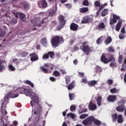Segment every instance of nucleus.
<instances>
[{"instance_id":"nucleus-1","label":"nucleus","mask_w":126,"mask_h":126,"mask_svg":"<svg viewBox=\"0 0 126 126\" xmlns=\"http://www.w3.org/2000/svg\"><path fill=\"white\" fill-rule=\"evenodd\" d=\"M19 94H26L27 96H32L31 98L33 100L31 101V105L32 108L35 106V103L37 104L34 111V115H41L42 112H43V107L39 104V96L36 94V93L32 94V93L29 90V89L21 88L16 90L14 92H11L7 94L4 98L3 101L1 103L0 107V126H7V124H4V120L6 121L8 118L7 115V111H6V104L8 103V100L10 98H16L19 96Z\"/></svg>"},{"instance_id":"nucleus-2","label":"nucleus","mask_w":126,"mask_h":126,"mask_svg":"<svg viewBox=\"0 0 126 126\" xmlns=\"http://www.w3.org/2000/svg\"><path fill=\"white\" fill-rule=\"evenodd\" d=\"M88 44V42L84 41L82 43V45L80 47V49H81L84 53H85L87 56H88L89 54L94 51V47H90Z\"/></svg>"},{"instance_id":"nucleus-3","label":"nucleus","mask_w":126,"mask_h":126,"mask_svg":"<svg viewBox=\"0 0 126 126\" xmlns=\"http://www.w3.org/2000/svg\"><path fill=\"white\" fill-rule=\"evenodd\" d=\"M61 43H63V37L59 35H54L51 39V44L53 48L59 47Z\"/></svg>"},{"instance_id":"nucleus-4","label":"nucleus","mask_w":126,"mask_h":126,"mask_svg":"<svg viewBox=\"0 0 126 126\" xmlns=\"http://www.w3.org/2000/svg\"><path fill=\"white\" fill-rule=\"evenodd\" d=\"M107 54L106 53H103L100 58V61L103 63H108L110 62H112V61H114V55L109 54V59L107 58Z\"/></svg>"},{"instance_id":"nucleus-5","label":"nucleus","mask_w":126,"mask_h":126,"mask_svg":"<svg viewBox=\"0 0 126 126\" xmlns=\"http://www.w3.org/2000/svg\"><path fill=\"white\" fill-rule=\"evenodd\" d=\"M126 103V100H121L118 102L117 104L119 105L116 107V111L117 112H119V113H123L126 110V105L125 104Z\"/></svg>"},{"instance_id":"nucleus-6","label":"nucleus","mask_w":126,"mask_h":126,"mask_svg":"<svg viewBox=\"0 0 126 126\" xmlns=\"http://www.w3.org/2000/svg\"><path fill=\"white\" fill-rule=\"evenodd\" d=\"M93 116H89L87 119L82 121V124L85 126H92Z\"/></svg>"},{"instance_id":"nucleus-7","label":"nucleus","mask_w":126,"mask_h":126,"mask_svg":"<svg viewBox=\"0 0 126 126\" xmlns=\"http://www.w3.org/2000/svg\"><path fill=\"white\" fill-rule=\"evenodd\" d=\"M92 21H93V19L90 17V16L87 15L83 17L81 23L86 24L89 22H92Z\"/></svg>"},{"instance_id":"nucleus-8","label":"nucleus","mask_w":126,"mask_h":126,"mask_svg":"<svg viewBox=\"0 0 126 126\" xmlns=\"http://www.w3.org/2000/svg\"><path fill=\"white\" fill-rule=\"evenodd\" d=\"M30 57H31V62H36V61H38V60H39V58L38 57V55L35 52H33L32 53H31L30 54Z\"/></svg>"},{"instance_id":"nucleus-9","label":"nucleus","mask_w":126,"mask_h":126,"mask_svg":"<svg viewBox=\"0 0 126 126\" xmlns=\"http://www.w3.org/2000/svg\"><path fill=\"white\" fill-rule=\"evenodd\" d=\"M113 19H111L110 21L109 24L110 25H113L115 23H117V20L120 19V17L116 15H113Z\"/></svg>"},{"instance_id":"nucleus-10","label":"nucleus","mask_w":126,"mask_h":126,"mask_svg":"<svg viewBox=\"0 0 126 126\" xmlns=\"http://www.w3.org/2000/svg\"><path fill=\"white\" fill-rule=\"evenodd\" d=\"M58 21L59 24H62L63 25H65L66 21L64 20V16L62 15H60L58 17Z\"/></svg>"},{"instance_id":"nucleus-11","label":"nucleus","mask_w":126,"mask_h":126,"mask_svg":"<svg viewBox=\"0 0 126 126\" xmlns=\"http://www.w3.org/2000/svg\"><path fill=\"white\" fill-rule=\"evenodd\" d=\"M78 25L75 23H72L70 26V29L71 31H77L78 30Z\"/></svg>"},{"instance_id":"nucleus-12","label":"nucleus","mask_w":126,"mask_h":126,"mask_svg":"<svg viewBox=\"0 0 126 126\" xmlns=\"http://www.w3.org/2000/svg\"><path fill=\"white\" fill-rule=\"evenodd\" d=\"M116 99H117V96L114 95H110L107 98L108 102H110L111 103H114L116 101Z\"/></svg>"},{"instance_id":"nucleus-13","label":"nucleus","mask_w":126,"mask_h":126,"mask_svg":"<svg viewBox=\"0 0 126 126\" xmlns=\"http://www.w3.org/2000/svg\"><path fill=\"white\" fill-rule=\"evenodd\" d=\"M47 22H48V19L45 18L43 19L41 22H40V23H39L38 22V24H35L34 26H38V27H41V26H42V24H46Z\"/></svg>"},{"instance_id":"nucleus-14","label":"nucleus","mask_w":126,"mask_h":126,"mask_svg":"<svg viewBox=\"0 0 126 126\" xmlns=\"http://www.w3.org/2000/svg\"><path fill=\"white\" fill-rule=\"evenodd\" d=\"M89 109L91 111H94V110H96V109H97V106L91 101L89 104Z\"/></svg>"},{"instance_id":"nucleus-15","label":"nucleus","mask_w":126,"mask_h":126,"mask_svg":"<svg viewBox=\"0 0 126 126\" xmlns=\"http://www.w3.org/2000/svg\"><path fill=\"white\" fill-rule=\"evenodd\" d=\"M92 120H93L92 123H94L95 126H101V121L98 120L97 119H95V117H94V116H93Z\"/></svg>"},{"instance_id":"nucleus-16","label":"nucleus","mask_w":126,"mask_h":126,"mask_svg":"<svg viewBox=\"0 0 126 126\" xmlns=\"http://www.w3.org/2000/svg\"><path fill=\"white\" fill-rule=\"evenodd\" d=\"M123 24V22L122 20H119L118 22L117 23L116 28H115V30L117 32H120V29H121V27H122V24Z\"/></svg>"},{"instance_id":"nucleus-17","label":"nucleus","mask_w":126,"mask_h":126,"mask_svg":"<svg viewBox=\"0 0 126 126\" xmlns=\"http://www.w3.org/2000/svg\"><path fill=\"white\" fill-rule=\"evenodd\" d=\"M105 27L106 26H105V24L103 22H101L97 25L96 29L98 30H102L105 29Z\"/></svg>"},{"instance_id":"nucleus-18","label":"nucleus","mask_w":126,"mask_h":126,"mask_svg":"<svg viewBox=\"0 0 126 126\" xmlns=\"http://www.w3.org/2000/svg\"><path fill=\"white\" fill-rule=\"evenodd\" d=\"M97 81L95 80L90 81L88 82V85H89V86H90V87H92L93 86H95L96 84H97Z\"/></svg>"},{"instance_id":"nucleus-19","label":"nucleus","mask_w":126,"mask_h":126,"mask_svg":"<svg viewBox=\"0 0 126 126\" xmlns=\"http://www.w3.org/2000/svg\"><path fill=\"white\" fill-rule=\"evenodd\" d=\"M19 16L21 20L23 21V22H25V21H26V18H25L26 15H25V14L22 13H20Z\"/></svg>"},{"instance_id":"nucleus-20","label":"nucleus","mask_w":126,"mask_h":126,"mask_svg":"<svg viewBox=\"0 0 126 126\" xmlns=\"http://www.w3.org/2000/svg\"><path fill=\"white\" fill-rule=\"evenodd\" d=\"M117 122L118 124H122L124 122V119H123V115L121 114L118 115L117 117Z\"/></svg>"},{"instance_id":"nucleus-21","label":"nucleus","mask_w":126,"mask_h":126,"mask_svg":"<svg viewBox=\"0 0 126 126\" xmlns=\"http://www.w3.org/2000/svg\"><path fill=\"white\" fill-rule=\"evenodd\" d=\"M89 9H88V7H82L80 8L79 9V11L81 12V13H85V12H87V11H89Z\"/></svg>"},{"instance_id":"nucleus-22","label":"nucleus","mask_w":126,"mask_h":126,"mask_svg":"<svg viewBox=\"0 0 126 126\" xmlns=\"http://www.w3.org/2000/svg\"><path fill=\"white\" fill-rule=\"evenodd\" d=\"M74 86H75V82L73 81L67 86L68 90H71L72 89H73V88H74Z\"/></svg>"},{"instance_id":"nucleus-23","label":"nucleus","mask_w":126,"mask_h":126,"mask_svg":"<svg viewBox=\"0 0 126 126\" xmlns=\"http://www.w3.org/2000/svg\"><path fill=\"white\" fill-rule=\"evenodd\" d=\"M112 41V37L111 36H108L107 38L105 39L104 43L106 45H109Z\"/></svg>"},{"instance_id":"nucleus-24","label":"nucleus","mask_w":126,"mask_h":126,"mask_svg":"<svg viewBox=\"0 0 126 126\" xmlns=\"http://www.w3.org/2000/svg\"><path fill=\"white\" fill-rule=\"evenodd\" d=\"M96 101L97 104V105L98 107H100L101 106V102L102 101V96H99L96 98Z\"/></svg>"},{"instance_id":"nucleus-25","label":"nucleus","mask_w":126,"mask_h":126,"mask_svg":"<svg viewBox=\"0 0 126 126\" xmlns=\"http://www.w3.org/2000/svg\"><path fill=\"white\" fill-rule=\"evenodd\" d=\"M41 43L44 47H46L47 46V44L48 43V41H47V38L46 37L43 38L41 40Z\"/></svg>"},{"instance_id":"nucleus-26","label":"nucleus","mask_w":126,"mask_h":126,"mask_svg":"<svg viewBox=\"0 0 126 126\" xmlns=\"http://www.w3.org/2000/svg\"><path fill=\"white\" fill-rule=\"evenodd\" d=\"M41 5H42V8H46L48 7V3L46 0H42L41 1Z\"/></svg>"},{"instance_id":"nucleus-27","label":"nucleus","mask_w":126,"mask_h":126,"mask_svg":"<svg viewBox=\"0 0 126 126\" xmlns=\"http://www.w3.org/2000/svg\"><path fill=\"white\" fill-rule=\"evenodd\" d=\"M47 54L49 58H50V59H54L55 58V52L53 51H49Z\"/></svg>"},{"instance_id":"nucleus-28","label":"nucleus","mask_w":126,"mask_h":126,"mask_svg":"<svg viewBox=\"0 0 126 126\" xmlns=\"http://www.w3.org/2000/svg\"><path fill=\"white\" fill-rule=\"evenodd\" d=\"M107 52H110V53H115V48L113 46H110L107 49Z\"/></svg>"},{"instance_id":"nucleus-29","label":"nucleus","mask_w":126,"mask_h":126,"mask_svg":"<svg viewBox=\"0 0 126 126\" xmlns=\"http://www.w3.org/2000/svg\"><path fill=\"white\" fill-rule=\"evenodd\" d=\"M114 60H111V63H110V66L111 67H116L117 64L116 63V59L114 57Z\"/></svg>"},{"instance_id":"nucleus-30","label":"nucleus","mask_w":126,"mask_h":126,"mask_svg":"<svg viewBox=\"0 0 126 126\" xmlns=\"http://www.w3.org/2000/svg\"><path fill=\"white\" fill-rule=\"evenodd\" d=\"M111 117L113 122H116V121H117V119H118V116L117 113H114L112 114Z\"/></svg>"},{"instance_id":"nucleus-31","label":"nucleus","mask_w":126,"mask_h":126,"mask_svg":"<svg viewBox=\"0 0 126 126\" xmlns=\"http://www.w3.org/2000/svg\"><path fill=\"white\" fill-rule=\"evenodd\" d=\"M75 97V94L74 93L69 94V98L70 101H72V100H74Z\"/></svg>"},{"instance_id":"nucleus-32","label":"nucleus","mask_w":126,"mask_h":126,"mask_svg":"<svg viewBox=\"0 0 126 126\" xmlns=\"http://www.w3.org/2000/svg\"><path fill=\"white\" fill-rule=\"evenodd\" d=\"M6 34V31L4 30H1L0 31V37H4Z\"/></svg>"},{"instance_id":"nucleus-33","label":"nucleus","mask_w":126,"mask_h":126,"mask_svg":"<svg viewBox=\"0 0 126 126\" xmlns=\"http://www.w3.org/2000/svg\"><path fill=\"white\" fill-rule=\"evenodd\" d=\"M53 75L54 76H56V77H59V76H61V73H60V72H59V71L55 70L53 72Z\"/></svg>"},{"instance_id":"nucleus-34","label":"nucleus","mask_w":126,"mask_h":126,"mask_svg":"<svg viewBox=\"0 0 126 126\" xmlns=\"http://www.w3.org/2000/svg\"><path fill=\"white\" fill-rule=\"evenodd\" d=\"M108 14V9H104L101 12V16H106Z\"/></svg>"},{"instance_id":"nucleus-35","label":"nucleus","mask_w":126,"mask_h":126,"mask_svg":"<svg viewBox=\"0 0 126 126\" xmlns=\"http://www.w3.org/2000/svg\"><path fill=\"white\" fill-rule=\"evenodd\" d=\"M94 69H95L96 71V73H98V72H102V67L98 66H96Z\"/></svg>"},{"instance_id":"nucleus-36","label":"nucleus","mask_w":126,"mask_h":126,"mask_svg":"<svg viewBox=\"0 0 126 126\" xmlns=\"http://www.w3.org/2000/svg\"><path fill=\"white\" fill-rule=\"evenodd\" d=\"M63 27H64V25H62V24H59V26L57 27L56 30L57 31H59L61 30V29H63Z\"/></svg>"},{"instance_id":"nucleus-37","label":"nucleus","mask_w":126,"mask_h":126,"mask_svg":"<svg viewBox=\"0 0 126 126\" xmlns=\"http://www.w3.org/2000/svg\"><path fill=\"white\" fill-rule=\"evenodd\" d=\"M25 83L26 84H28V85H30L32 87H34V84L29 80L26 81Z\"/></svg>"},{"instance_id":"nucleus-38","label":"nucleus","mask_w":126,"mask_h":126,"mask_svg":"<svg viewBox=\"0 0 126 126\" xmlns=\"http://www.w3.org/2000/svg\"><path fill=\"white\" fill-rule=\"evenodd\" d=\"M124 60V56L122 55L119 56V58L118 60L119 63H123V60Z\"/></svg>"},{"instance_id":"nucleus-39","label":"nucleus","mask_w":126,"mask_h":126,"mask_svg":"<svg viewBox=\"0 0 126 126\" xmlns=\"http://www.w3.org/2000/svg\"><path fill=\"white\" fill-rule=\"evenodd\" d=\"M96 43L97 45H100L102 43V37H99L96 40Z\"/></svg>"},{"instance_id":"nucleus-40","label":"nucleus","mask_w":126,"mask_h":126,"mask_svg":"<svg viewBox=\"0 0 126 126\" xmlns=\"http://www.w3.org/2000/svg\"><path fill=\"white\" fill-rule=\"evenodd\" d=\"M24 7L25 10H27L29 8V4L27 2L24 3Z\"/></svg>"},{"instance_id":"nucleus-41","label":"nucleus","mask_w":126,"mask_h":126,"mask_svg":"<svg viewBox=\"0 0 126 126\" xmlns=\"http://www.w3.org/2000/svg\"><path fill=\"white\" fill-rule=\"evenodd\" d=\"M40 69H41V70H42V71H43V72H44V73H48V69L45 68V67H44V66H41V67H40Z\"/></svg>"},{"instance_id":"nucleus-42","label":"nucleus","mask_w":126,"mask_h":126,"mask_svg":"<svg viewBox=\"0 0 126 126\" xmlns=\"http://www.w3.org/2000/svg\"><path fill=\"white\" fill-rule=\"evenodd\" d=\"M111 93H118L119 92V90H116V88H113L110 90Z\"/></svg>"},{"instance_id":"nucleus-43","label":"nucleus","mask_w":126,"mask_h":126,"mask_svg":"<svg viewBox=\"0 0 126 126\" xmlns=\"http://www.w3.org/2000/svg\"><path fill=\"white\" fill-rule=\"evenodd\" d=\"M87 117H88V114H84L81 115L80 116V119H81V120H83L84 119H86V118H87Z\"/></svg>"},{"instance_id":"nucleus-44","label":"nucleus","mask_w":126,"mask_h":126,"mask_svg":"<svg viewBox=\"0 0 126 126\" xmlns=\"http://www.w3.org/2000/svg\"><path fill=\"white\" fill-rule=\"evenodd\" d=\"M10 23H11V24H16V23H17V20L15 18H13L10 22Z\"/></svg>"},{"instance_id":"nucleus-45","label":"nucleus","mask_w":126,"mask_h":126,"mask_svg":"<svg viewBox=\"0 0 126 126\" xmlns=\"http://www.w3.org/2000/svg\"><path fill=\"white\" fill-rule=\"evenodd\" d=\"M69 117L71 118V119H74V114L73 113H68L66 115V118H69Z\"/></svg>"},{"instance_id":"nucleus-46","label":"nucleus","mask_w":126,"mask_h":126,"mask_svg":"<svg viewBox=\"0 0 126 126\" xmlns=\"http://www.w3.org/2000/svg\"><path fill=\"white\" fill-rule=\"evenodd\" d=\"M1 63H2V61L0 60V72H1L4 68V67H3V65H1Z\"/></svg>"},{"instance_id":"nucleus-47","label":"nucleus","mask_w":126,"mask_h":126,"mask_svg":"<svg viewBox=\"0 0 126 126\" xmlns=\"http://www.w3.org/2000/svg\"><path fill=\"white\" fill-rule=\"evenodd\" d=\"M43 60H48L49 59V55L48 53L44 54L42 56Z\"/></svg>"},{"instance_id":"nucleus-48","label":"nucleus","mask_w":126,"mask_h":126,"mask_svg":"<svg viewBox=\"0 0 126 126\" xmlns=\"http://www.w3.org/2000/svg\"><path fill=\"white\" fill-rule=\"evenodd\" d=\"M83 4L85 6H88V5H89V2L88 1V0H84Z\"/></svg>"},{"instance_id":"nucleus-49","label":"nucleus","mask_w":126,"mask_h":126,"mask_svg":"<svg viewBox=\"0 0 126 126\" xmlns=\"http://www.w3.org/2000/svg\"><path fill=\"white\" fill-rule=\"evenodd\" d=\"M21 55L22 57H27V56H28V52L26 51H24L21 53Z\"/></svg>"},{"instance_id":"nucleus-50","label":"nucleus","mask_w":126,"mask_h":126,"mask_svg":"<svg viewBox=\"0 0 126 126\" xmlns=\"http://www.w3.org/2000/svg\"><path fill=\"white\" fill-rule=\"evenodd\" d=\"M70 110L71 112H73V111H75L76 110V107L74 105H72L70 107Z\"/></svg>"},{"instance_id":"nucleus-51","label":"nucleus","mask_w":126,"mask_h":126,"mask_svg":"<svg viewBox=\"0 0 126 126\" xmlns=\"http://www.w3.org/2000/svg\"><path fill=\"white\" fill-rule=\"evenodd\" d=\"M8 68L9 69H10V70H11V71H14V70H15V67H13V66L11 64H9L8 65Z\"/></svg>"},{"instance_id":"nucleus-52","label":"nucleus","mask_w":126,"mask_h":126,"mask_svg":"<svg viewBox=\"0 0 126 126\" xmlns=\"http://www.w3.org/2000/svg\"><path fill=\"white\" fill-rule=\"evenodd\" d=\"M55 14H56V11L54 9H53L49 12V15L51 16H53V15H55Z\"/></svg>"},{"instance_id":"nucleus-53","label":"nucleus","mask_w":126,"mask_h":126,"mask_svg":"<svg viewBox=\"0 0 126 126\" xmlns=\"http://www.w3.org/2000/svg\"><path fill=\"white\" fill-rule=\"evenodd\" d=\"M82 81L83 83H85V84H87L88 83V81H87V78L86 77H85L82 79Z\"/></svg>"},{"instance_id":"nucleus-54","label":"nucleus","mask_w":126,"mask_h":126,"mask_svg":"<svg viewBox=\"0 0 126 126\" xmlns=\"http://www.w3.org/2000/svg\"><path fill=\"white\" fill-rule=\"evenodd\" d=\"M30 22H31V23H32V24H33L34 26H35V24H38V23L39 22V20L35 21H34V20L31 19L30 20Z\"/></svg>"},{"instance_id":"nucleus-55","label":"nucleus","mask_w":126,"mask_h":126,"mask_svg":"<svg viewBox=\"0 0 126 126\" xmlns=\"http://www.w3.org/2000/svg\"><path fill=\"white\" fill-rule=\"evenodd\" d=\"M69 82H70V78H69L68 77H65L66 84H69Z\"/></svg>"},{"instance_id":"nucleus-56","label":"nucleus","mask_w":126,"mask_h":126,"mask_svg":"<svg viewBox=\"0 0 126 126\" xmlns=\"http://www.w3.org/2000/svg\"><path fill=\"white\" fill-rule=\"evenodd\" d=\"M107 83L108 85H112V84H113V83H114V81H113V80L112 79H108L107 80Z\"/></svg>"},{"instance_id":"nucleus-57","label":"nucleus","mask_w":126,"mask_h":126,"mask_svg":"<svg viewBox=\"0 0 126 126\" xmlns=\"http://www.w3.org/2000/svg\"><path fill=\"white\" fill-rule=\"evenodd\" d=\"M94 5L96 7L100 6V2H99V1H95L94 2Z\"/></svg>"},{"instance_id":"nucleus-58","label":"nucleus","mask_w":126,"mask_h":126,"mask_svg":"<svg viewBox=\"0 0 126 126\" xmlns=\"http://www.w3.org/2000/svg\"><path fill=\"white\" fill-rule=\"evenodd\" d=\"M78 76L80 77H84V73L82 72H78Z\"/></svg>"},{"instance_id":"nucleus-59","label":"nucleus","mask_w":126,"mask_h":126,"mask_svg":"<svg viewBox=\"0 0 126 126\" xmlns=\"http://www.w3.org/2000/svg\"><path fill=\"white\" fill-rule=\"evenodd\" d=\"M125 33H121L119 35V39H124L125 38Z\"/></svg>"},{"instance_id":"nucleus-60","label":"nucleus","mask_w":126,"mask_h":126,"mask_svg":"<svg viewBox=\"0 0 126 126\" xmlns=\"http://www.w3.org/2000/svg\"><path fill=\"white\" fill-rule=\"evenodd\" d=\"M121 33L126 34V29H125V27H123L121 29Z\"/></svg>"},{"instance_id":"nucleus-61","label":"nucleus","mask_w":126,"mask_h":126,"mask_svg":"<svg viewBox=\"0 0 126 126\" xmlns=\"http://www.w3.org/2000/svg\"><path fill=\"white\" fill-rule=\"evenodd\" d=\"M60 71L61 73L63 75L66 74V71L64 69H60Z\"/></svg>"},{"instance_id":"nucleus-62","label":"nucleus","mask_w":126,"mask_h":126,"mask_svg":"<svg viewBox=\"0 0 126 126\" xmlns=\"http://www.w3.org/2000/svg\"><path fill=\"white\" fill-rule=\"evenodd\" d=\"M57 24H58V23H57V21H53L51 23L52 26H56V25H57Z\"/></svg>"},{"instance_id":"nucleus-63","label":"nucleus","mask_w":126,"mask_h":126,"mask_svg":"<svg viewBox=\"0 0 126 126\" xmlns=\"http://www.w3.org/2000/svg\"><path fill=\"white\" fill-rule=\"evenodd\" d=\"M99 9H98V10H99V11H101V10H102L103 8H104V5H99Z\"/></svg>"},{"instance_id":"nucleus-64","label":"nucleus","mask_w":126,"mask_h":126,"mask_svg":"<svg viewBox=\"0 0 126 126\" xmlns=\"http://www.w3.org/2000/svg\"><path fill=\"white\" fill-rule=\"evenodd\" d=\"M50 80L51 81L55 82L56 81V78H55L54 77H50Z\"/></svg>"}]
</instances>
